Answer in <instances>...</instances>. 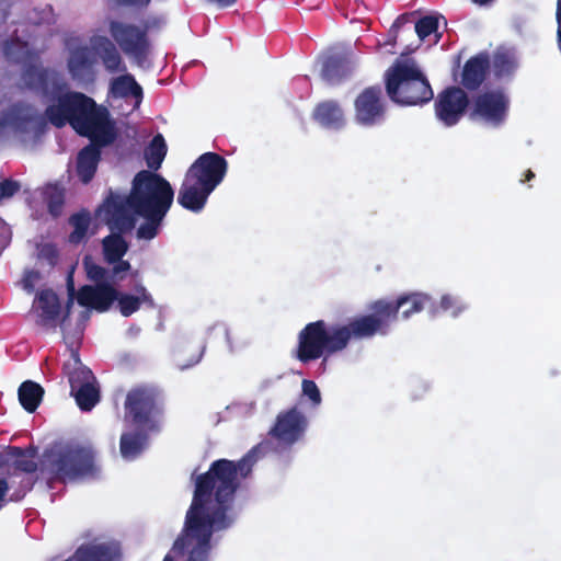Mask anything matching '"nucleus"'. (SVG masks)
Segmentation results:
<instances>
[{
    "label": "nucleus",
    "instance_id": "37998d69",
    "mask_svg": "<svg viewBox=\"0 0 561 561\" xmlns=\"http://www.w3.org/2000/svg\"><path fill=\"white\" fill-rule=\"evenodd\" d=\"M225 332H226V336H227V342L230 344V337H229V332L227 329H225Z\"/></svg>",
    "mask_w": 561,
    "mask_h": 561
},
{
    "label": "nucleus",
    "instance_id": "4c0bfd02",
    "mask_svg": "<svg viewBox=\"0 0 561 561\" xmlns=\"http://www.w3.org/2000/svg\"><path fill=\"white\" fill-rule=\"evenodd\" d=\"M412 16H413L412 14H402V15L398 16L397 20L394 21L393 25H392L391 34L394 35L397 30L401 25H403L404 23L411 21Z\"/></svg>",
    "mask_w": 561,
    "mask_h": 561
},
{
    "label": "nucleus",
    "instance_id": "7ed1b4c3",
    "mask_svg": "<svg viewBox=\"0 0 561 561\" xmlns=\"http://www.w3.org/2000/svg\"><path fill=\"white\" fill-rule=\"evenodd\" d=\"M174 191L161 175L151 171H140L134 178L128 196L111 193L98 209V217L111 229L130 231L138 218L145 222L137 230V238L153 239L163 218L172 206Z\"/></svg>",
    "mask_w": 561,
    "mask_h": 561
},
{
    "label": "nucleus",
    "instance_id": "2f4dec72",
    "mask_svg": "<svg viewBox=\"0 0 561 561\" xmlns=\"http://www.w3.org/2000/svg\"><path fill=\"white\" fill-rule=\"evenodd\" d=\"M167 145L161 135H157L145 151L147 164L152 170H158L165 157Z\"/></svg>",
    "mask_w": 561,
    "mask_h": 561
},
{
    "label": "nucleus",
    "instance_id": "473e14b6",
    "mask_svg": "<svg viewBox=\"0 0 561 561\" xmlns=\"http://www.w3.org/2000/svg\"><path fill=\"white\" fill-rule=\"evenodd\" d=\"M351 69V62L347 59L328 58L322 62V76L331 82L339 80Z\"/></svg>",
    "mask_w": 561,
    "mask_h": 561
},
{
    "label": "nucleus",
    "instance_id": "79ce46f5",
    "mask_svg": "<svg viewBox=\"0 0 561 561\" xmlns=\"http://www.w3.org/2000/svg\"><path fill=\"white\" fill-rule=\"evenodd\" d=\"M534 176H535V174L530 170L527 171V173H526V180L527 181L531 180Z\"/></svg>",
    "mask_w": 561,
    "mask_h": 561
},
{
    "label": "nucleus",
    "instance_id": "412c9836",
    "mask_svg": "<svg viewBox=\"0 0 561 561\" xmlns=\"http://www.w3.org/2000/svg\"><path fill=\"white\" fill-rule=\"evenodd\" d=\"M111 92L116 98H130L134 101L133 108H137L142 100V90L131 75L115 78L111 83Z\"/></svg>",
    "mask_w": 561,
    "mask_h": 561
},
{
    "label": "nucleus",
    "instance_id": "f704fd0d",
    "mask_svg": "<svg viewBox=\"0 0 561 561\" xmlns=\"http://www.w3.org/2000/svg\"><path fill=\"white\" fill-rule=\"evenodd\" d=\"M301 397L310 402V405L316 408L321 403V393L314 381L305 379L301 383Z\"/></svg>",
    "mask_w": 561,
    "mask_h": 561
},
{
    "label": "nucleus",
    "instance_id": "4468645a",
    "mask_svg": "<svg viewBox=\"0 0 561 561\" xmlns=\"http://www.w3.org/2000/svg\"><path fill=\"white\" fill-rule=\"evenodd\" d=\"M431 301V297L425 293H410L401 295L396 300L379 299L371 304V309L377 313L391 317L392 321L397 319L400 308L409 305V308L402 311L404 319L410 318L413 313L422 311Z\"/></svg>",
    "mask_w": 561,
    "mask_h": 561
},
{
    "label": "nucleus",
    "instance_id": "c9c22d12",
    "mask_svg": "<svg viewBox=\"0 0 561 561\" xmlns=\"http://www.w3.org/2000/svg\"><path fill=\"white\" fill-rule=\"evenodd\" d=\"M38 260L42 264H47L48 266H54L57 263L58 253L55 245L46 243L38 248L37 251Z\"/></svg>",
    "mask_w": 561,
    "mask_h": 561
},
{
    "label": "nucleus",
    "instance_id": "a18cd8bd",
    "mask_svg": "<svg viewBox=\"0 0 561 561\" xmlns=\"http://www.w3.org/2000/svg\"><path fill=\"white\" fill-rule=\"evenodd\" d=\"M199 358H201V355H198V356L196 357V359L194 360V363H198Z\"/></svg>",
    "mask_w": 561,
    "mask_h": 561
},
{
    "label": "nucleus",
    "instance_id": "b1692460",
    "mask_svg": "<svg viewBox=\"0 0 561 561\" xmlns=\"http://www.w3.org/2000/svg\"><path fill=\"white\" fill-rule=\"evenodd\" d=\"M115 550L104 543L81 547L76 554L67 561H113Z\"/></svg>",
    "mask_w": 561,
    "mask_h": 561
},
{
    "label": "nucleus",
    "instance_id": "dca6fc26",
    "mask_svg": "<svg viewBox=\"0 0 561 561\" xmlns=\"http://www.w3.org/2000/svg\"><path fill=\"white\" fill-rule=\"evenodd\" d=\"M468 105L466 93L459 88H450L439 94L435 111L438 119L446 126L455 125Z\"/></svg>",
    "mask_w": 561,
    "mask_h": 561
},
{
    "label": "nucleus",
    "instance_id": "5701e85b",
    "mask_svg": "<svg viewBox=\"0 0 561 561\" xmlns=\"http://www.w3.org/2000/svg\"><path fill=\"white\" fill-rule=\"evenodd\" d=\"M314 118L328 128H340L345 123L342 110L334 102L319 104L314 111Z\"/></svg>",
    "mask_w": 561,
    "mask_h": 561
},
{
    "label": "nucleus",
    "instance_id": "ddd939ff",
    "mask_svg": "<svg viewBox=\"0 0 561 561\" xmlns=\"http://www.w3.org/2000/svg\"><path fill=\"white\" fill-rule=\"evenodd\" d=\"M94 454L91 448L70 447L59 454L55 461V471L61 480H72L89 472Z\"/></svg>",
    "mask_w": 561,
    "mask_h": 561
},
{
    "label": "nucleus",
    "instance_id": "cd10ccee",
    "mask_svg": "<svg viewBox=\"0 0 561 561\" xmlns=\"http://www.w3.org/2000/svg\"><path fill=\"white\" fill-rule=\"evenodd\" d=\"M69 222L72 227V231L69 236V241L71 243H80L94 233V231L91 230L90 214L87 211L73 215Z\"/></svg>",
    "mask_w": 561,
    "mask_h": 561
},
{
    "label": "nucleus",
    "instance_id": "7c9ffc66",
    "mask_svg": "<svg viewBox=\"0 0 561 561\" xmlns=\"http://www.w3.org/2000/svg\"><path fill=\"white\" fill-rule=\"evenodd\" d=\"M126 241L118 234H111L103 240V254L107 263H115L127 252Z\"/></svg>",
    "mask_w": 561,
    "mask_h": 561
},
{
    "label": "nucleus",
    "instance_id": "c85d7f7f",
    "mask_svg": "<svg viewBox=\"0 0 561 561\" xmlns=\"http://www.w3.org/2000/svg\"><path fill=\"white\" fill-rule=\"evenodd\" d=\"M440 21H444V18L439 15H427L419 20L415 23V32L420 41L430 38L432 43L436 44L439 39V34L437 31Z\"/></svg>",
    "mask_w": 561,
    "mask_h": 561
},
{
    "label": "nucleus",
    "instance_id": "49530a36",
    "mask_svg": "<svg viewBox=\"0 0 561 561\" xmlns=\"http://www.w3.org/2000/svg\"><path fill=\"white\" fill-rule=\"evenodd\" d=\"M385 45L393 46V42L386 43Z\"/></svg>",
    "mask_w": 561,
    "mask_h": 561
},
{
    "label": "nucleus",
    "instance_id": "e433bc0d",
    "mask_svg": "<svg viewBox=\"0 0 561 561\" xmlns=\"http://www.w3.org/2000/svg\"><path fill=\"white\" fill-rule=\"evenodd\" d=\"M19 190V184L13 181L5 180L0 183V199L13 196Z\"/></svg>",
    "mask_w": 561,
    "mask_h": 561
},
{
    "label": "nucleus",
    "instance_id": "c756f323",
    "mask_svg": "<svg viewBox=\"0 0 561 561\" xmlns=\"http://www.w3.org/2000/svg\"><path fill=\"white\" fill-rule=\"evenodd\" d=\"M39 198L48 207V211L53 217L60 214L64 204V191L58 185H47L38 193Z\"/></svg>",
    "mask_w": 561,
    "mask_h": 561
},
{
    "label": "nucleus",
    "instance_id": "aec40b11",
    "mask_svg": "<svg viewBox=\"0 0 561 561\" xmlns=\"http://www.w3.org/2000/svg\"><path fill=\"white\" fill-rule=\"evenodd\" d=\"M68 69L71 77L78 81H90L93 78V59L85 47L70 51Z\"/></svg>",
    "mask_w": 561,
    "mask_h": 561
},
{
    "label": "nucleus",
    "instance_id": "f257e3e1",
    "mask_svg": "<svg viewBox=\"0 0 561 561\" xmlns=\"http://www.w3.org/2000/svg\"><path fill=\"white\" fill-rule=\"evenodd\" d=\"M255 454L254 449L238 463L217 460L205 476L197 479L183 534L163 561H209L210 536L233 522V494L239 479L250 472Z\"/></svg>",
    "mask_w": 561,
    "mask_h": 561
},
{
    "label": "nucleus",
    "instance_id": "f3484780",
    "mask_svg": "<svg viewBox=\"0 0 561 561\" xmlns=\"http://www.w3.org/2000/svg\"><path fill=\"white\" fill-rule=\"evenodd\" d=\"M32 312L35 321L43 328H55L59 323L60 304L57 295L49 289L42 290L36 296Z\"/></svg>",
    "mask_w": 561,
    "mask_h": 561
},
{
    "label": "nucleus",
    "instance_id": "4be33fe9",
    "mask_svg": "<svg viewBox=\"0 0 561 561\" xmlns=\"http://www.w3.org/2000/svg\"><path fill=\"white\" fill-rule=\"evenodd\" d=\"M100 158V151L94 146H89L79 152L77 173L83 183H88L94 175Z\"/></svg>",
    "mask_w": 561,
    "mask_h": 561
},
{
    "label": "nucleus",
    "instance_id": "9d476101",
    "mask_svg": "<svg viewBox=\"0 0 561 561\" xmlns=\"http://www.w3.org/2000/svg\"><path fill=\"white\" fill-rule=\"evenodd\" d=\"M110 32L121 49L142 68L150 66V44L144 31L123 22L113 21Z\"/></svg>",
    "mask_w": 561,
    "mask_h": 561
},
{
    "label": "nucleus",
    "instance_id": "423d86ee",
    "mask_svg": "<svg viewBox=\"0 0 561 561\" xmlns=\"http://www.w3.org/2000/svg\"><path fill=\"white\" fill-rule=\"evenodd\" d=\"M389 98L401 105H417L432 100L431 85L416 62L404 55L385 75Z\"/></svg>",
    "mask_w": 561,
    "mask_h": 561
},
{
    "label": "nucleus",
    "instance_id": "2eb2a0df",
    "mask_svg": "<svg viewBox=\"0 0 561 561\" xmlns=\"http://www.w3.org/2000/svg\"><path fill=\"white\" fill-rule=\"evenodd\" d=\"M355 122L365 127L382 121L385 106L381 91L375 88L364 90L355 100Z\"/></svg>",
    "mask_w": 561,
    "mask_h": 561
},
{
    "label": "nucleus",
    "instance_id": "f8f14e48",
    "mask_svg": "<svg viewBox=\"0 0 561 561\" xmlns=\"http://www.w3.org/2000/svg\"><path fill=\"white\" fill-rule=\"evenodd\" d=\"M508 99L502 91H490L477 96L471 117L490 126L500 125L506 117Z\"/></svg>",
    "mask_w": 561,
    "mask_h": 561
},
{
    "label": "nucleus",
    "instance_id": "58836bf2",
    "mask_svg": "<svg viewBox=\"0 0 561 561\" xmlns=\"http://www.w3.org/2000/svg\"><path fill=\"white\" fill-rule=\"evenodd\" d=\"M37 277L38 275L35 272L27 273L24 278V287L31 290L34 287V282L37 279Z\"/></svg>",
    "mask_w": 561,
    "mask_h": 561
},
{
    "label": "nucleus",
    "instance_id": "1a4fd4ad",
    "mask_svg": "<svg viewBox=\"0 0 561 561\" xmlns=\"http://www.w3.org/2000/svg\"><path fill=\"white\" fill-rule=\"evenodd\" d=\"M72 362L65 365L71 386V393L81 410H91L100 399L99 388L90 369L82 366L78 355L71 353Z\"/></svg>",
    "mask_w": 561,
    "mask_h": 561
},
{
    "label": "nucleus",
    "instance_id": "a211bd4d",
    "mask_svg": "<svg viewBox=\"0 0 561 561\" xmlns=\"http://www.w3.org/2000/svg\"><path fill=\"white\" fill-rule=\"evenodd\" d=\"M110 264L112 265V268L111 271H107L96 264L91 256L84 257L83 266L87 277L91 282L95 283L94 286L102 283L112 284L114 286L115 283L123 280L126 277V274L131 270L129 262L123 260V257L118 259L115 263Z\"/></svg>",
    "mask_w": 561,
    "mask_h": 561
},
{
    "label": "nucleus",
    "instance_id": "393cba45",
    "mask_svg": "<svg viewBox=\"0 0 561 561\" xmlns=\"http://www.w3.org/2000/svg\"><path fill=\"white\" fill-rule=\"evenodd\" d=\"M486 65V58L482 56L474 57L468 60L462 73L463 85L467 87L468 89L477 88L484 78Z\"/></svg>",
    "mask_w": 561,
    "mask_h": 561
},
{
    "label": "nucleus",
    "instance_id": "ea45409f",
    "mask_svg": "<svg viewBox=\"0 0 561 561\" xmlns=\"http://www.w3.org/2000/svg\"><path fill=\"white\" fill-rule=\"evenodd\" d=\"M22 468L25 471H32L35 467L34 463H25Z\"/></svg>",
    "mask_w": 561,
    "mask_h": 561
},
{
    "label": "nucleus",
    "instance_id": "6e6552de",
    "mask_svg": "<svg viewBox=\"0 0 561 561\" xmlns=\"http://www.w3.org/2000/svg\"><path fill=\"white\" fill-rule=\"evenodd\" d=\"M79 305L104 312L114 301L122 316L129 317L141 306L154 308V300L147 288L138 284L131 293H119L112 284L102 283L98 286H83L77 295Z\"/></svg>",
    "mask_w": 561,
    "mask_h": 561
},
{
    "label": "nucleus",
    "instance_id": "c03bdc74",
    "mask_svg": "<svg viewBox=\"0 0 561 561\" xmlns=\"http://www.w3.org/2000/svg\"><path fill=\"white\" fill-rule=\"evenodd\" d=\"M14 125H15L16 128H22V124L19 123L18 121L14 123Z\"/></svg>",
    "mask_w": 561,
    "mask_h": 561
},
{
    "label": "nucleus",
    "instance_id": "bb28decb",
    "mask_svg": "<svg viewBox=\"0 0 561 561\" xmlns=\"http://www.w3.org/2000/svg\"><path fill=\"white\" fill-rule=\"evenodd\" d=\"M43 393L44 390L38 383L31 380L24 381L19 388V400L26 411L34 412L42 400Z\"/></svg>",
    "mask_w": 561,
    "mask_h": 561
},
{
    "label": "nucleus",
    "instance_id": "39448f33",
    "mask_svg": "<svg viewBox=\"0 0 561 561\" xmlns=\"http://www.w3.org/2000/svg\"><path fill=\"white\" fill-rule=\"evenodd\" d=\"M227 161L215 152L202 154L187 170L178 195L184 208L199 213L208 196L222 182L227 173Z\"/></svg>",
    "mask_w": 561,
    "mask_h": 561
},
{
    "label": "nucleus",
    "instance_id": "0eeeda50",
    "mask_svg": "<svg viewBox=\"0 0 561 561\" xmlns=\"http://www.w3.org/2000/svg\"><path fill=\"white\" fill-rule=\"evenodd\" d=\"M154 399L142 389L131 391L126 400V428L121 437V455L135 459L146 447V431L151 427L154 414Z\"/></svg>",
    "mask_w": 561,
    "mask_h": 561
},
{
    "label": "nucleus",
    "instance_id": "a19ab883",
    "mask_svg": "<svg viewBox=\"0 0 561 561\" xmlns=\"http://www.w3.org/2000/svg\"><path fill=\"white\" fill-rule=\"evenodd\" d=\"M26 124L35 126V125H37V122L34 118L28 117Z\"/></svg>",
    "mask_w": 561,
    "mask_h": 561
},
{
    "label": "nucleus",
    "instance_id": "6ab92c4d",
    "mask_svg": "<svg viewBox=\"0 0 561 561\" xmlns=\"http://www.w3.org/2000/svg\"><path fill=\"white\" fill-rule=\"evenodd\" d=\"M90 44L92 49L102 59L106 70L115 72L124 69L121 55L110 38L103 35H93Z\"/></svg>",
    "mask_w": 561,
    "mask_h": 561
},
{
    "label": "nucleus",
    "instance_id": "20e7f679",
    "mask_svg": "<svg viewBox=\"0 0 561 561\" xmlns=\"http://www.w3.org/2000/svg\"><path fill=\"white\" fill-rule=\"evenodd\" d=\"M371 314L353 319L347 324H329L316 321L306 325L299 333L297 357L306 363L321 356H328L344 350L352 337L363 339L376 333H387L391 317L377 313L369 307Z\"/></svg>",
    "mask_w": 561,
    "mask_h": 561
},
{
    "label": "nucleus",
    "instance_id": "f03ea898",
    "mask_svg": "<svg viewBox=\"0 0 561 561\" xmlns=\"http://www.w3.org/2000/svg\"><path fill=\"white\" fill-rule=\"evenodd\" d=\"M23 82L43 95L45 116L56 127L69 123L78 134L99 145H106L114 139V126L107 111L98 107L84 94L69 91L55 70L33 65L24 72Z\"/></svg>",
    "mask_w": 561,
    "mask_h": 561
},
{
    "label": "nucleus",
    "instance_id": "a878e982",
    "mask_svg": "<svg viewBox=\"0 0 561 561\" xmlns=\"http://www.w3.org/2000/svg\"><path fill=\"white\" fill-rule=\"evenodd\" d=\"M467 308L468 305L461 297L451 294H444L437 304L431 305L428 312L432 316H437L440 312H449L451 317L456 318Z\"/></svg>",
    "mask_w": 561,
    "mask_h": 561
},
{
    "label": "nucleus",
    "instance_id": "72a5a7b5",
    "mask_svg": "<svg viewBox=\"0 0 561 561\" xmlns=\"http://www.w3.org/2000/svg\"><path fill=\"white\" fill-rule=\"evenodd\" d=\"M493 66L500 77L511 73L516 67L514 53L511 49L499 50L494 56Z\"/></svg>",
    "mask_w": 561,
    "mask_h": 561
},
{
    "label": "nucleus",
    "instance_id": "9b49d317",
    "mask_svg": "<svg viewBox=\"0 0 561 561\" xmlns=\"http://www.w3.org/2000/svg\"><path fill=\"white\" fill-rule=\"evenodd\" d=\"M306 428V416L297 409H290L277 415L270 435L278 448H288L302 438Z\"/></svg>",
    "mask_w": 561,
    "mask_h": 561
}]
</instances>
